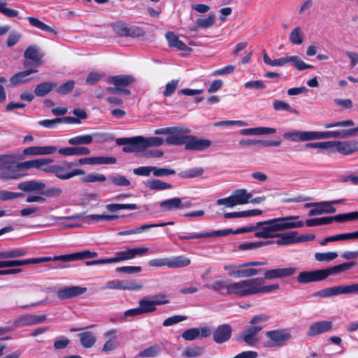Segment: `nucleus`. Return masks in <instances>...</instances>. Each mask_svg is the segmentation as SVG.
Instances as JSON below:
<instances>
[{
	"label": "nucleus",
	"mask_w": 358,
	"mask_h": 358,
	"mask_svg": "<svg viewBox=\"0 0 358 358\" xmlns=\"http://www.w3.org/2000/svg\"><path fill=\"white\" fill-rule=\"evenodd\" d=\"M191 130L183 127H169L157 129L156 135H169L165 141L168 145H185L187 150L204 151L208 148L212 141L209 139L199 138L194 135H187Z\"/></svg>",
	"instance_id": "nucleus-1"
},
{
	"label": "nucleus",
	"mask_w": 358,
	"mask_h": 358,
	"mask_svg": "<svg viewBox=\"0 0 358 358\" xmlns=\"http://www.w3.org/2000/svg\"><path fill=\"white\" fill-rule=\"evenodd\" d=\"M45 183L39 180H29L20 182L17 189L24 192H34L38 194H29L26 198L27 203H46V197H58L62 194V189L59 187L45 189Z\"/></svg>",
	"instance_id": "nucleus-2"
},
{
	"label": "nucleus",
	"mask_w": 358,
	"mask_h": 358,
	"mask_svg": "<svg viewBox=\"0 0 358 358\" xmlns=\"http://www.w3.org/2000/svg\"><path fill=\"white\" fill-rule=\"evenodd\" d=\"M298 218L299 216H286L266 220V226L262 227V231L255 232V236L268 238L273 237L272 232L302 227L304 225L303 221H293Z\"/></svg>",
	"instance_id": "nucleus-3"
},
{
	"label": "nucleus",
	"mask_w": 358,
	"mask_h": 358,
	"mask_svg": "<svg viewBox=\"0 0 358 358\" xmlns=\"http://www.w3.org/2000/svg\"><path fill=\"white\" fill-rule=\"evenodd\" d=\"M297 268L295 267L278 268L266 270L262 274L263 278H255L247 279L248 285L250 287H259L262 285L266 280H271L278 278H283L292 276L296 273Z\"/></svg>",
	"instance_id": "nucleus-4"
},
{
	"label": "nucleus",
	"mask_w": 358,
	"mask_h": 358,
	"mask_svg": "<svg viewBox=\"0 0 358 358\" xmlns=\"http://www.w3.org/2000/svg\"><path fill=\"white\" fill-rule=\"evenodd\" d=\"M263 59L265 64L271 66H283L288 62H291L299 71L313 69V66L306 64L298 56H286L275 59H271L265 50L263 52Z\"/></svg>",
	"instance_id": "nucleus-5"
},
{
	"label": "nucleus",
	"mask_w": 358,
	"mask_h": 358,
	"mask_svg": "<svg viewBox=\"0 0 358 358\" xmlns=\"http://www.w3.org/2000/svg\"><path fill=\"white\" fill-rule=\"evenodd\" d=\"M265 336L268 340L264 343V346L268 348L282 347L292 338V334L284 329L268 331Z\"/></svg>",
	"instance_id": "nucleus-6"
},
{
	"label": "nucleus",
	"mask_w": 358,
	"mask_h": 358,
	"mask_svg": "<svg viewBox=\"0 0 358 358\" xmlns=\"http://www.w3.org/2000/svg\"><path fill=\"white\" fill-rule=\"evenodd\" d=\"M73 166H74L73 162H67L52 165V168L50 169V173L55 174L57 178L61 180H68L76 176L84 175L85 173V171L79 169L70 171Z\"/></svg>",
	"instance_id": "nucleus-7"
},
{
	"label": "nucleus",
	"mask_w": 358,
	"mask_h": 358,
	"mask_svg": "<svg viewBox=\"0 0 358 358\" xmlns=\"http://www.w3.org/2000/svg\"><path fill=\"white\" fill-rule=\"evenodd\" d=\"M247 280H243L238 282L230 283L227 285V292L228 294L234 295L236 297H245L247 296L255 295V287H250Z\"/></svg>",
	"instance_id": "nucleus-8"
},
{
	"label": "nucleus",
	"mask_w": 358,
	"mask_h": 358,
	"mask_svg": "<svg viewBox=\"0 0 358 358\" xmlns=\"http://www.w3.org/2000/svg\"><path fill=\"white\" fill-rule=\"evenodd\" d=\"M117 145H124L122 151L126 153L142 152L144 150L143 136H135L131 138H119L116 139Z\"/></svg>",
	"instance_id": "nucleus-9"
},
{
	"label": "nucleus",
	"mask_w": 358,
	"mask_h": 358,
	"mask_svg": "<svg viewBox=\"0 0 358 358\" xmlns=\"http://www.w3.org/2000/svg\"><path fill=\"white\" fill-rule=\"evenodd\" d=\"M117 215H97L92 214L89 215H85L84 213H76L74 215L66 217H58V220H83L85 222L90 224V221H111L119 218Z\"/></svg>",
	"instance_id": "nucleus-10"
},
{
	"label": "nucleus",
	"mask_w": 358,
	"mask_h": 358,
	"mask_svg": "<svg viewBox=\"0 0 358 358\" xmlns=\"http://www.w3.org/2000/svg\"><path fill=\"white\" fill-rule=\"evenodd\" d=\"M106 287L110 289L136 291L143 287V285L133 280H110L106 283Z\"/></svg>",
	"instance_id": "nucleus-11"
},
{
	"label": "nucleus",
	"mask_w": 358,
	"mask_h": 358,
	"mask_svg": "<svg viewBox=\"0 0 358 358\" xmlns=\"http://www.w3.org/2000/svg\"><path fill=\"white\" fill-rule=\"evenodd\" d=\"M232 331V327L229 324L218 325L213 333V341L217 344L229 341L231 338Z\"/></svg>",
	"instance_id": "nucleus-12"
},
{
	"label": "nucleus",
	"mask_w": 358,
	"mask_h": 358,
	"mask_svg": "<svg viewBox=\"0 0 358 358\" xmlns=\"http://www.w3.org/2000/svg\"><path fill=\"white\" fill-rule=\"evenodd\" d=\"M262 326H250L245 329L238 339H242L247 345L252 346L259 342L257 334L262 330Z\"/></svg>",
	"instance_id": "nucleus-13"
},
{
	"label": "nucleus",
	"mask_w": 358,
	"mask_h": 358,
	"mask_svg": "<svg viewBox=\"0 0 358 358\" xmlns=\"http://www.w3.org/2000/svg\"><path fill=\"white\" fill-rule=\"evenodd\" d=\"M334 147L331 152H339L344 155H348L358 151V141H334Z\"/></svg>",
	"instance_id": "nucleus-14"
},
{
	"label": "nucleus",
	"mask_w": 358,
	"mask_h": 358,
	"mask_svg": "<svg viewBox=\"0 0 358 358\" xmlns=\"http://www.w3.org/2000/svg\"><path fill=\"white\" fill-rule=\"evenodd\" d=\"M333 327L332 321L321 320L312 323L306 333L308 336L312 337L330 331Z\"/></svg>",
	"instance_id": "nucleus-15"
},
{
	"label": "nucleus",
	"mask_w": 358,
	"mask_h": 358,
	"mask_svg": "<svg viewBox=\"0 0 358 358\" xmlns=\"http://www.w3.org/2000/svg\"><path fill=\"white\" fill-rule=\"evenodd\" d=\"M322 269L302 271L297 276V281L301 284L324 280Z\"/></svg>",
	"instance_id": "nucleus-16"
},
{
	"label": "nucleus",
	"mask_w": 358,
	"mask_h": 358,
	"mask_svg": "<svg viewBox=\"0 0 358 358\" xmlns=\"http://www.w3.org/2000/svg\"><path fill=\"white\" fill-rule=\"evenodd\" d=\"M87 292L86 287L80 286H70L59 289L57 292V296L62 300L80 296Z\"/></svg>",
	"instance_id": "nucleus-17"
},
{
	"label": "nucleus",
	"mask_w": 358,
	"mask_h": 358,
	"mask_svg": "<svg viewBox=\"0 0 358 358\" xmlns=\"http://www.w3.org/2000/svg\"><path fill=\"white\" fill-rule=\"evenodd\" d=\"M283 138L294 142L315 140L314 131H291L283 134Z\"/></svg>",
	"instance_id": "nucleus-18"
},
{
	"label": "nucleus",
	"mask_w": 358,
	"mask_h": 358,
	"mask_svg": "<svg viewBox=\"0 0 358 358\" xmlns=\"http://www.w3.org/2000/svg\"><path fill=\"white\" fill-rule=\"evenodd\" d=\"M43 57V55L40 52L39 48L36 45L29 46L24 52V57L31 60L33 65L36 69L41 64Z\"/></svg>",
	"instance_id": "nucleus-19"
},
{
	"label": "nucleus",
	"mask_w": 358,
	"mask_h": 358,
	"mask_svg": "<svg viewBox=\"0 0 358 358\" xmlns=\"http://www.w3.org/2000/svg\"><path fill=\"white\" fill-rule=\"evenodd\" d=\"M42 259H39V257L37 258H31L27 259H6L0 261L1 268H10V267H15V266H22L28 264H40V262Z\"/></svg>",
	"instance_id": "nucleus-20"
},
{
	"label": "nucleus",
	"mask_w": 358,
	"mask_h": 358,
	"mask_svg": "<svg viewBox=\"0 0 358 358\" xmlns=\"http://www.w3.org/2000/svg\"><path fill=\"white\" fill-rule=\"evenodd\" d=\"M36 72H38V69L36 68L29 69L23 71H20L10 78V82L13 86L28 83L31 80V78H27V76Z\"/></svg>",
	"instance_id": "nucleus-21"
},
{
	"label": "nucleus",
	"mask_w": 358,
	"mask_h": 358,
	"mask_svg": "<svg viewBox=\"0 0 358 358\" xmlns=\"http://www.w3.org/2000/svg\"><path fill=\"white\" fill-rule=\"evenodd\" d=\"M107 82L119 87H127L134 83L135 78L131 75H117L108 77Z\"/></svg>",
	"instance_id": "nucleus-22"
},
{
	"label": "nucleus",
	"mask_w": 358,
	"mask_h": 358,
	"mask_svg": "<svg viewBox=\"0 0 358 358\" xmlns=\"http://www.w3.org/2000/svg\"><path fill=\"white\" fill-rule=\"evenodd\" d=\"M315 140L325 139L331 138H348V129L340 131H314Z\"/></svg>",
	"instance_id": "nucleus-23"
},
{
	"label": "nucleus",
	"mask_w": 358,
	"mask_h": 358,
	"mask_svg": "<svg viewBox=\"0 0 358 358\" xmlns=\"http://www.w3.org/2000/svg\"><path fill=\"white\" fill-rule=\"evenodd\" d=\"M166 38L167 39L169 45L171 48H176L179 50L182 51H190L192 50L191 48L180 41L179 37L172 31H168L166 34Z\"/></svg>",
	"instance_id": "nucleus-24"
},
{
	"label": "nucleus",
	"mask_w": 358,
	"mask_h": 358,
	"mask_svg": "<svg viewBox=\"0 0 358 358\" xmlns=\"http://www.w3.org/2000/svg\"><path fill=\"white\" fill-rule=\"evenodd\" d=\"M58 152L64 156H82L90 155L91 151L86 147H66L59 148Z\"/></svg>",
	"instance_id": "nucleus-25"
},
{
	"label": "nucleus",
	"mask_w": 358,
	"mask_h": 358,
	"mask_svg": "<svg viewBox=\"0 0 358 358\" xmlns=\"http://www.w3.org/2000/svg\"><path fill=\"white\" fill-rule=\"evenodd\" d=\"M297 235L298 232L296 231H292L286 233L278 234L273 237L279 238L275 243L278 245H290L297 243Z\"/></svg>",
	"instance_id": "nucleus-26"
},
{
	"label": "nucleus",
	"mask_w": 358,
	"mask_h": 358,
	"mask_svg": "<svg viewBox=\"0 0 358 358\" xmlns=\"http://www.w3.org/2000/svg\"><path fill=\"white\" fill-rule=\"evenodd\" d=\"M117 332V329H112L104 334L105 337H111L108 341H106L105 344L103 346L102 352L113 351L118 347L119 343L117 341V337L115 336Z\"/></svg>",
	"instance_id": "nucleus-27"
},
{
	"label": "nucleus",
	"mask_w": 358,
	"mask_h": 358,
	"mask_svg": "<svg viewBox=\"0 0 358 358\" xmlns=\"http://www.w3.org/2000/svg\"><path fill=\"white\" fill-rule=\"evenodd\" d=\"M105 134H94L92 136L89 134L74 136L68 140L69 144L71 145H89L93 141V138L96 136H104Z\"/></svg>",
	"instance_id": "nucleus-28"
},
{
	"label": "nucleus",
	"mask_w": 358,
	"mask_h": 358,
	"mask_svg": "<svg viewBox=\"0 0 358 358\" xmlns=\"http://www.w3.org/2000/svg\"><path fill=\"white\" fill-rule=\"evenodd\" d=\"M352 238H358V231L351 232V233H345V234H337L335 236H331L325 238L323 239L320 244L322 246L326 245L329 242H334V241H345Z\"/></svg>",
	"instance_id": "nucleus-29"
},
{
	"label": "nucleus",
	"mask_w": 358,
	"mask_h": 358,
	"mask_svg": "<svg viewBox=\"0 0 358 358\" xmlns=\"http://www.w3.org/2000/svg\"><path fill=\"white\" fill-rule=\"evenodd\" d=\"M57 87L56 83L44 82L37 85L34 89L36 96L43 97L52 92Z\"/></svg>",
	"instance_id": "nucleus-30"
},
{
	"label": "nucleus",
	"mask_w": 358,
	"mask_h": 358,
	"mask_svg": "<svg viewBox=\"0 0 358 358\" xmlns=\"http://www.w3.org/2000/svg\"><path fill=\"white\" fill-rule=\"evenodd\" d=\"M191 263V260L186 257L180 255L169 257L168 267L171 268H182L187 266Z\"/></svg>",
	"instance_id": "nucleus-31"
},
{
	"label": "nucleus",
	"mask_w": 358,
	"mask_h": 358,
	"mask_svg": "<svg viewBox=\"0 0 358 358\" xmlns=\"http://www.w3.org/2000/svg\"><path fill=\"white\" fill-rule=\"evenodd\" d=\"M236 205H242L249 203L252 194L248 193L245 189H238L232 194Z\"/></svg>",
	"instance_id": "nucleus-32"
},
{
	"label": "nucleus",
	"mask_w": 358,
	"mask_h": 358,
	"mask_svg": "<svg viewBox=\"0 0 358 358\" xmlns=\"http://www.w3.org/2000/svg\"><path fill=\"white\" fill-rule=\"evenodd\" d=\"M341 294L340 285L318 290L313 294L315 297L327 298Z\"/></svg>",
	"instance_id": "nucleus-33"
},
{
	"label": "nucleus",
	"mask_w": 358,
	"mask_h": 358,
	"mask_svg": "<svg viewBox=\"0 0 358 358\" xmlns=\"http://www.w3.org/2000/svg\"><path fill=\"white\" fill-rule=\"evenodd\" d=\"M161 208L166 211L174 210L180 209L181 206V199L175 197L169 199H166L159 202V203Z\"/></svg>",
	"instance_id": "nucleus-34"
},
{
	"label": "nucleus",
	"mask_w": 358,
	"mask_h": 358,
	"mask_svg": "<svg viewBox=\"0 0 358 358\" xmlns=\"http://www.w3.org/2000/svg\"><path fill=\"white\" fill-rule=\"evenodd\" d=\"M80 343L83 348H90L96 343V337L91 331H85L78 334Z\"/></svg>",
	"instance_id": "nucleus-35"
},
{
	"label": "nucleus",
	"mask_w": 358,
	"mask_h": 358,
	"mask_svg": "<svg viewBox=\"0 0 358 358\" xmlns=\"http://www.w3.org/2000/svg\"><path fill=\"white\" fill-rule=\"evenodd\" d=\"M138 306L142 314L152 313L157 310L150 296H145L141 299L138 301Z\"/></svg>",
	"instance_id": "nucleus-36"
},
{
	"label": "nucleus",
	"mask_w": 358,
	"mask_h": 358,
	"mask_svg": "<svg viewBox=\"0 0 358 358\" xmlns=\"http://www.w3.org/2000/svg\"><path fill=\"white\" fill-rule=\"evenodd\" d=\"M27 252L24 248H15L10 250L0 251V259H8L25 256Z\"/></svg>",
	"instance_id": "nucleus-37"
},
{
	"label": "nucleus",
	"mask_w": 358,
	"mask_h": 358,
	"mask_svg": "<svg viewBox=\"0 0 358 358\" xmlns=\"http://www.w3.org/2000/svg\"><path fill=\"white\" fill-rule=\"evenodd\" d=\"M145 186L149 187L152 190H164L166 189H171L172 187V185L170 183H167L165 182H163L162 180L159 179H152L150 180H148L145 183Z\"/></svg>",
	"instance_id": "nucleus-38"
},
{
	"label": "nucleus",
	"mask_w": 358,
	"mask_h": 358,
	"mask_svg": "<svg viewBox=\"0 0 358 358\" xmlns=\"http://www.w3.org/2000/svg\"><path fill=\"white\" fill-rule=\"evenodd\" d=\"M204 169L202 167H195L187 170L182 171L178 173V176L183 179H190L202 176Z\"/></svg>",
	"instance_id": "nucleus-39"
},
{
	"label": "nucleus",
	"mask_w": 358,
	"mask_h": 358,
	"mask_svg": "<svg viewBox=\"0 0 358 358\" xmlns=\"http://www.w3.org/2000/svg\"><path fill=\"white\" fill-rule=\"evenodd\" d=\"M108 180L115 187H129L131 185L130 180L122 175H110Z\"/></svg>",
	"instance_id": "nucleus-40"
},
{
	"label": "nucleus",
	"mask_w": 358,
	"mask_h": 358,
	"mask_svg": "<svg viewBox=\"0 0 358 358\" xmlns=\"http://www.w3.org/2000/svg\"><path fill=\"white\" fill-rule=\"evenodd\" d=\"M273 107L276 111H287L295 115H299V111L296 109L293 108L289 103L282 100H275L273 102Z\"/></svg>",
	"instance_id": "nucleus-41"
},
{
	"label": "nucleus",
	"mask_w": 358,
	"mask_h": 358,
	"mask_svg": "<svg viewBox=\"0 0 358 358\" xmlns=\"http://www.w3.org/2000/svg\"><path fill=\"white\" fill-rule=\"evenodd\" d=\"M161 352L162 348L159 345L156 344L141 351L137 356L139 357H155L159 355Z\"/></svg>",
	"instance_id": "nucleus-42"
},
{
	"label": "nucleus",
	"mask_w": 358,
	"mask_h": 358,
	"mask_svg": "<svg viewBox=\"0 0 358 358\" xmlns=\"http://www.w3.org/2000/svg\"><path fill=\"white\" fill-rule=\"evenodd\" d=\"M275 242L273 241H258V242H252V243H243L240 244L238 246V248L240 250H255L259 247L268 245L270 244H274Z\"/></svg>",
	"instance_id": "nucleus-43"
},
{
	"label": "nucleus",
	"mask_w": 358,
	"mask_h": 358,
	"mask_svg": "<svg viewBox=\"0 0 358 358\" xmlns=\"http://www.w3.org/2000/svg\"><path fill=\"white\" fill-rule=\"evenodd\" d=\"M165 142L164 139L162 137H148L145 138L143 137V143L144 150L149 147H158L163 145Z\"/></svg>",
	"instance_id": "nucleus-44"
},
{
	"label": "nucleus",
	"mask_w": 358,
	"mask_h": 358,
	"mask_svg": "<svg viewBox=\"0 0 358 358\" xmlns=\"http://www.w3.org/2000/svg\"><path fill=\"white\" fill-rule=\"evenodd\" d=\"M215 23V15L210 14L208 17L198 18L196 24L198 27L208 29L213 27Z\"/></svg>",
	"instance_id": "nucleus-45"
},
{
	"label": "nucleus",
	"mask_w": 358,
	"mask_h": 358,
	"mask_svg": "<svg viewBox=\"0 0 358 358\" xmlns=\"http://www.w3.org/2000/svg\"><path fill=\"white\" fill-rule=\"evenodd\" d=\"M15 327H24L34 325L33 315L25 314L20 316L14 320L13 322Z\"/></svg>",
	"instance_id": "nucleus-46"
},
{
	"label": "nucleus",
	"mask_w": 358,
	"mask_h": 358,
	"mask_svg": "<svg viewBox=\"0 0 358 358\" xmlns=\"http://www.w3.org/2000/svg\"><path fill=\"white\" fill-rule=\"evenodd\" d=\"M129 248H127L126 250L117 252L115 257H110V263H116L124 260L131 259L133 257L129 252Z\"/></svg>",
	"instance_id": "nucleus-47"
},
{
	"label": "nucleus",
	"mask_w": 358,
	"mask_h": 358,
	"mask_svg": "<svg viewBox=\"0 0 358 358\" xmlns=\"http://www.w3.org/2000/svg\"><path fill=\"white\" fill-rule=\"evenodd\" d=\"M338 257L336 252H317L315 258L318 262H329Z\"/></svg>",
	"instance_id": "nucleus-48"
},
{
	"label": "nucleus",
	"mask_w": 358,
	"mask_h": 358,
	"mask_svg": "<svg viewBox=\"0 0 358 358\" xmlns=\"http://www.w3.org/2000/svg\"><path fill=\"white\" fill-rule=\"evenodd\" d=\"M204 352L203 348L201 346H194L187 348L182 353V356L185 357H195L203 355Z\"/></svg>",
	"instance_id": "nucleus-49"
},
{
	"label": "nucleus",
	"mask_w": 358,
	"mask_h": 358,
	"mask_svg": "<svg viewBox=\"0 0 358 358\" xmlns=\"http://www.w3.org/2000/svg\"><path fill=\"white\" fill-rule=\"evenodd\" d=\"M23 192H13L7 190H0V201H8L24 196Z\"/></svg>",
	"instance_id": "nucleus-50"
},
{
	"label": "nucleus",
	"mask_w": 358,
	"mask_h": 358,
	"mask_svg": "<svg viewBox=\"0 0 358 358\" xmlns=\"http://www.w3.org/2000/svg\"><path fill=\"white\" fill-rule=\"evenodd\" d=\"M83 182H103L106 180L105 175L101 173H89L86 176L81 178Z\"/></svg>",
	"instance_id": "nucleus-51"
},
{
	"label": "nucleus",
	"mask_w": 358,
	"mask_h": 358,
	"mask_svg": "<svg viewBox=\"0 0 358 358\" xmlns=\"http://www.w3.org/2000/svg\"><path fill=\"white\" fill-rule=\"evenodd\" d=\"M75 82L72 80H70L59 86L56 91L59 94H68L73 90Z\"/></svg>",
	"instance_id": "nucleus-52"
},
{
	"label": "nucleus",
	"mask_w": 358,
	"mask_h": 358,
	"mask_svg": "<svg viewBox=\"0 0 358 358\" xmlns=\"http://www.w3.org/2000/svg\"><path fill=\"white\" fill-rule=\"evenodd\" d=\"M334 141H325V142H316V143H308L306 144V147L308 148H319L329 150L331 152V148L334 147Z\"/></svg>",
	"instance_id": "nucleus-53"
},
{
	"label": "nucleus",
	"mask_w": 358,
	"mask_h": 358,
	"mask_svg": "<svg viewBox=\"0 0 358 358\" xmlns=\"http://www.w3.org/2000/svg\"><path fill=\"white\" fill-rule=\"evenodd\" d=\"M152 173L156 177H163L170 175H175L176 171L169 168H159L157 166H152Z\"/></svg>",
	"instance_id": "nucleus-54"
},
{
	"label": "nucleus",
	"mask_w": 358,
	"mask_h": 358,
	"mask_svg": "<svg viewBox=\"0 0 358 358\" xmlns=\"http://www.w3.org/2000/svg\"><path fill=\"white\" fill-rule=\"evenodd\" d=\"M199 328H191L184 331L181 336L185 341H192L199 338Z\"/></svg>",
	"instance_id": "nucleus-55"
},
{
	"label": "nucleus",
	"mask_w": 358,
	"mask_h": 358,
	"mask_svg": "<svg viewBox=\"0 0 358 358\" xmlns=\"http://www.w3.org/2000/svg\"><path fill=\"white\" fill-rule=\"evenodd\" d=\"M243 87L245 89L262 90H264L266 86L261 80H250L244 83Z\"/></svg>",
	"instance_id": "nucleus-56"
},
{
	"label": "nucleus",
	"mask_w": 358,
	"mask_h": 358,
	"mask_svg": "<svg viewBox=\"0 0 358 358\" xmlns=\"http://www.w3.org/2000/svg\"><path fill=\"white\" fill-rule=\"evenodd\" d=\"M280 289V286L278 284H272L268 285L261 286L259 287H255V294H266L271 293L275 291H277Z\"/></svg>",
	"instance_id": "nucleus-57"
},
{
	"label": "nucleus",
	"mask_w": 358,
	"mask_h": 358,
	"mask_svg": "<svg viewBox=\"0 0 358 358\" xmlns=\"http://www.w3.org/2000/svg\"><path fill=\"white\" fill-rule=\"evenodd\" d=\"M127 37L140 38L145 35V31L137 26H129Z\"/></svg>",
	"instance_id": "nucleus-58"
},
{
	"label": "nucleus",
	"mask_w": 358,
	"mask_h": 358,
	"mask_svg": "<svg viewBox=\"0 0 358 358\" xmlns=\"http://www.w3.org/2000/svg\"><path fill=\"white\" fill-rule=\"evenodd\" d=\"M341 294H358V283L340 285Z\"/></svg>",
	"instance_id": "nucleus-59"
},
{
	"label": "nucleus",
	"mask_w": 358,
	"mask_h": 358,
	"mask_svg": "<svg viewBox=\"0 0 358 358\" xmlns=\"http://www.w3.org/2000/svg\"><path fill=\"white\" fill-rule=\"evenodd\" d=\"M338 222H345L358 220V211L350 212L348 213L338 214Z\"/></svg>",
	"instance_id": "nucleus-60"
},
{
	"label": "nucleus",
	"mask_w": 358,
	"mask_h": 358,
	"mask_svg": "<svg viewBox=\"0 0 358 358\" xmlns=\"http://www.w3.org/2000/svg\"><path fill=\"white\" fill-rule=\"evenodd\" d=\"M70 340L64 336H60L55 339L53 346L56 350H63L66 348L69 343Z\"/></svg>",
	"instance_id": "nucleus-61"
},
{
	"label": "nucleus",
	"mask_w": 358,
	"mask_h": 358,
	"mask_svg": "<svg viewBox=\"0 0 358 358\" xmlns=\"http://www.w3.org/2000/svg\"><path fill=\"white\" fill-rule=\"evenodd\" d=\"M22 38V34L15 31H12L10 32L6 44L7 46L11 48L14 46Z\"/></svg>",
	"instance_id": "nucleus-62"
},
{
	"label": "nucleus",
	"mask_w": 358,
	"mask_h": 358,
	"mask_svg": "<svg viewBox=\"0 0 358 358\" xmlns=\"http://www.w3.org/2000/svg\"><path fill=\"white\" fill-rule=\"evenodd\" d=\"M300 27H295L289 34V40L292 44L300 45L303 43V38L299 35Z\"/></svg>",
	"instance_id": "nucleus-63"
},
{
	"label": "nucleus",
	"mask_w": 358,
	"mask_h": 358,
	"mask_svg": "<svg viewBox=\"0 0 358 358\" xmlns=\"http://www.w3.org/2000/svg\"><path fill=\"white\" fill-rule=\"evenodd\" d=\"M179 80H172L169 82L165 87V90L163 92V94L164 96H170L173 92L176 91L177 86L178 85Z\"/></svg>",
	"instance_id": "nucleus-64"
}]
</instances>
